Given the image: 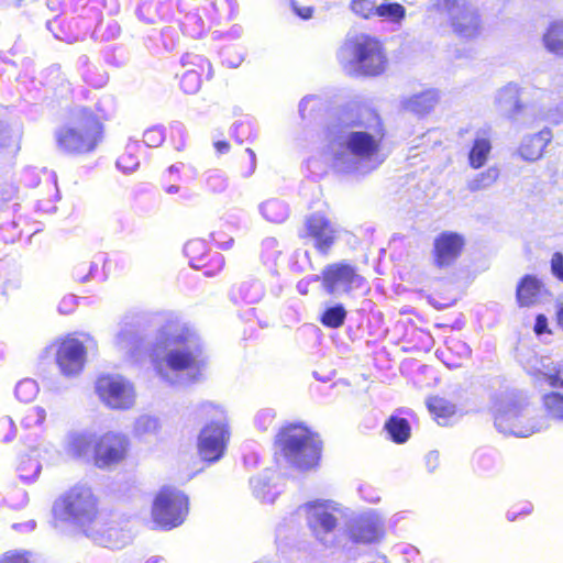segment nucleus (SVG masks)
Wrapping results in <instances>:
<instances>
[{
	"instance_id": "obj_29",
	"label": "nucleus",
	"mask_w": 563,
	"mask_h": 563,
	"mask_svg": "<svg viewBox=\"0 0 563 563\" xmlns=\"http://www.w3.org/2000/svg\"><path fill=\"white\" fill-rule=\"evenodd\" d=\"M139 342L136 330L132 325L122 327L117 332L113 341L115 347L128 355L133 354L139 346Z\"/></svg>"
},
{
	"instance_id": "obj_11",
	"label": "nucleus",
	"mask_w": 563,
	"mask_h": 563,
	"mask_svg": "<svg viewBox=\"0 0 563 563\" xmlns=\"http://www.w3.org/2000/svg\"><path fill=\"white\" fill-rule=\"evenodd\" d=\"M189 510L188 497L175 487H163L152 505L153 522L165 530L180 526Z\"/></svg>"
},
{
	"instance_id": "obj_25",
	"label": "nucleus",
	"mask_w": 563,
	"mask_h": 563,
	"mask_svg": "<svg viewBox=\"0 0 563 563\" xmlns=\"http://www.w3.org/2000/svg\"><path fill=\"white\" fill-rule=\"evenodd\" d=\"M492 152V142L488 136H478L474 140L468 152V164L474 169H479L488 161Z\"/></svg>"
},
{
	"instance_id": "obj_24",
	"label": "nucleus",
	"mask_w": 563,
	"mask_h": 563,
	"mask_svg": "<svg viewBox=\"0 0 563 563\" xmlns=\"http://www.w3.org/2000/svg\"><path fill=\"white\" fill-rule=\"evenodd\" d=\"M556 362H553L549 356H534L528 365V372L537 379H543L549 386L552 387L555 376Z\"/></svg>"
},
{
	"instance_id": "obj_42",
	"label": "nucleus",
	"mask_w": 563,
	"mask_h": 563,
	"mask_svg": "<svg viewBox=\"0 0 563 563\" xmlns=\"http://www.w3.org/2000/svg\"><path fill=\"white\" fill-rule=\"evenodd\" d=\"M205 188L209 194H221L227 188V180L222 175L218 173H208L205 177Z\"/></svg>"
},
{
	"instance_id": "obj_57",
	"label": "nucleus",
	"mask_w": 563,
	"mask_h": 563,
	"mask_svg": "<svg viewBox=\"0 0 563 563\" xmlns=\"http://www.w3.org/2000/svg\"><path fill=\"white\" fill-rule=\"evenodd\" d=\"M439 452L431 451L426 456V463L430 470H434L439 463Z\"/></svg>"
},
{
	"instance_id": "obj_64",
	"label": "nucleus",
	"mask_w": 563,
	"mask_h": 563,
	"mask_svg": "<svg viewBox=\"0 0 563 563\" xmlns=\"http://www.w3.org/2000/svg\"><path fill=\"white\" fill-rule=\"evenodd\" d=\"M518 516H520V515H519V511H518L517 507H515V508H512V509L508 510V511H507V515H506V517H507V519H508L509 521H514V520H516V519L518 518Z\"/></svg>"
},
{
	"instance_id": "obj_5",
	"label": "nucleus",
	"mask_w": 563,
	"mask_h": 563,
	"mask_svg": "<svg viewBox=\"0 0 563 563\" xmlns=\"http://www.w3.org/2000/svg\"><path fill=\"white\" fill-rule=\"evenodd\" d=\"M494 423L499 432L527 438L548 429L545 417L536 409L523 396H504L494 406Z\"/></svg>"
},
{
	"instance_id": "obj_4",
	"label": "nucleus",
	"mask_w": 563,
	"mask_h": 563,
	"mask_svg": "<svg viewBox=\"0 0 563 563\" xmlns=\"http://www.w3.org/2000/svg\"><path fill=\"white\" fill-rule=\"evenodd\" d=\"M336 59L347 74L378 77L388 68V54L383 40L369 33L347 35L336 51Z\"/></svg>"
},
{
	"instance_id": "obj_31",
	"label": "nucleus",
	"mask_w": 563,
	"mask_h": 563,
	"mask_svg": "<svg viewBox=\"0 0 563 563\" xmlns=\"http://www.w3.org/2000/svg\"><path fill=\"white\" fill-rule=\"evenodd\" d=\"M429 411L434 416L439 424H445L448 419L455 413V406L441 397H431L428 402Z\"/></svg>"
},
{
	"instance_id": "obj_54",
	"label": "nucleus",
	"mask_w": 563,
	"mask_h": 563,
	"mask_svg": "<svg viewBox=\"0 0 563 563\" xmlns=\"http://www.w3.org/2000/svg\"><path fill=\"white\" fill-rule=\"evenodd\" d=\"M294 11L298 16H300L303 20H308L313 14V8L312 7H298L292 4Z\"/></svg>"
},
{
	"instance_id": "obj_7",
	"label": "nucleus",
	"mask_w": 563,
	"mask_h": 563,
	"mask_svg": "<svg viewBox=\"0 0 563 563\" xmlns=\"http://www.w3.org/2000/svg\"><path fill=\"white\" fill-rule=\"evenodd\" d=\"M277 444L287 462L297 468H312L319 461L320 440L303 426L291 424L282 429Z\"/></svg>"
},
{
	"instance_id": "obj_17",
	"label": "nucleus",
	"mask_w": 563,
	"mask_h": 563,
	"mask_svg": "<svg viewBox=\"0 0 563 563\" xmlns=\"http://www.w3.org/2000/svg\"><path fill=\"white\" fill-rule=\"evenodd\" d=\"M181 64L186 69L180 75L179 87L187 95L197 93L203 80L210 79L213 75L211 63L202 55L186 53Z\"/></svg>"
},
{
	"instance_id": "obj_55",
	"label": "nucleus",
	"mask_w": 563,
	"mask_h": 563,
	"mask_svg": "<svg viewBox=\"0 0 563 563\" xmlns=\"http://www.w3.org/2000/svg\"><path fill=\"white\" fill-rule=\"evenodd\" d=\"M316 101L317 100L314 98H308V99L303 100V102L300 106V112H301L302 118H306L308 114H310V112L314 109L313 103Z\"/></svg>"
},
{
	"instance_id": "obj_50",
	"label": "nucleus",
	"mask_w": 563,
	"mask_h": 563,
	"mask_svg": "<svg viewBox=\"0 0 563 563\" xmlns=\"http://www.w3.org/2000/svg\"><path fill=\"white\" fill-rule=\"evenodd\" d=\"M245 153L249 155L250 166L246 168H243V167L239 168V172L243 177L250 176L255 170V166H256L255 153L251 148H246Z\"/></svg>"
},
{
	"instance_id": "obj_47",
	"label": "nucleus",
	"mask_w": 563,
	"mask_h": 563,
	"mask_svg": "<svg viewBox=\"0 0 563 563\" xmlns=\"http://www.w3.org/2000/svg\"><path fill=\"white\" fill-rule=\"evenodd\" d=\"M143 141L147 146L157 147L164 142V134L159 128H150L143 134Z\"/></svg>"
},
{
	"instance_id": "obj_48",
	"label": "nucleus",
	"mask_w": 563,
	"mask_h": 563,
	"mask_svg": "<svg viewBox=\"0 0 563 563\" xmlns=\"http://www.w3.org/2000/svg\"><path fill=\"white\" fill-rule=\"evenodd\" d=\"M27 552L8 551L0 559V563H30Z\"/></svg>"
},
{
	"instance_id": "obj_10",
	"label": "nucleus",
	"mask_w": 563,
	"mask_h": 563,
	"mask_svg": "<svg viewBox=\"0 0 563 563\" xmlns=\"http://www.w3.org/2000/svg\"><path fill=\"white\" fill-rule=\"evenodd\" d=\"M307 523L313 536L323 544L331 545L338 520L347 515V508L330 499H318L303 506Z\"/></svg>"
},
{
	"instance_id": "obj_43",
	"label": "nucleus",
	"mask_w": 563,
	"mask_h": 563,
	"mask_svg": "<svg viewBox=\"0 0 563 563\" xmlns=\"http://www.w3.org/2000/svg\"><path fill=\"white\" fill-rule=\"evenodd\" d=\"M263 216L272 222H280L284 219V208L276 201H267L261 207Z\"/></svg>"
},
{
	"instance_id": "obj_39",
	"label": "nucleus",
	"mask_w": 563,
	"mask_h": 563,
	"mask_svg": "<svg viewBox=\"0 0 563 563\" xmlns=\"http://www.w3.org/2000/svg\"><path fill=\"white\" fill-rule=\"evenodd\" d=\"M460 249H433L432 258L439 268H446L454 264L460 256Z\"/></svg>"
},
{
	"instance_id": "obj_34",
	"label": "nucleus",
	"mask_w": 563,
	"mask_h": 563,
	"mask_svg": "<svg viewBox=\"0 0 563 563\" xmlns=\"http://www.w3.org/2000/svg\"><path fill=\"white\" fill-rule=\"evenodd\" d=\"M385 429L397 443L406 442L410 437V426L404 418L390 417L385 424Z\"/></svg>"
},
{
	"instance_id": "obj_26",
	"label": "nucleus",
	"mask_w": 563,
	"mask_h": 563,
	"mask_svg": "<svg viewBox=\"0 0 563 563\" xmlns=\"http://www.w3.org/2000/svg\"><path fill=\"white\" fill-rule=\"evenodd\" d=\"M439 101V95L435 90L429 89L420 93L413 95L408 100V108L418 115L429 113L434 109Z\"/></svg>"
},
{
	"instance_id": "obj_61",
	"label": "nucleus",
	"mask_w": 563,
	"mask_h": 563,
	"mask_svg": "<svg viewBox=\"0 0 563 563\" xmlns=\"http://www.w3.org/2000/svg\"><path fill=\"white\" fill-rule=\"evenodd\" d=\"M31 468H32V472H33L31 475H23L22 474L21 476L22 477H26V478L37 476V474L41 471V465H40L38 462H31Z\"/></svg>"
},
{
	"instance_id": "obj_56",
	"label": "nucleus",
	"mask_w": 563,
	"mask_h": 563,
	"mask_svg": "<svg viewBox=\"0 0 563 563\" xmlns=\"http://www.w3.org/2000/svg\"><path fill=\"white\" fill-rule=\"evenodd\" d=\"M49 445H44L43 448V455L38 453L37 455L41 456L43 460L47 461L48 463H53L57 460L58 454L52 450V448H48Z\"/></svg>"
},
{
	"instance_id": "obj_35",
	"label": "nucleus",
	"mask_w": 563,
	"mask_h": 563,
	"mask_svg": "<svg viewBox=\"0 0 563 563\" xmlns=\"http://www.w3.org/2000/svg\"><path fill=\"white\" fill-rule=\"evenodd\" d=\"M542 404L547 415L559 421H563V394L551 391L542 397Z\"/></svg>"
},
{
	"instance_id": "obj_58",
	"label": "nucleus",
	"mask_w": 563,
	"mask_h": 563,
	"mask_svg": "<svg viewBox=\"0 0 563 563\" xmlns=\"http://www.w3.org/2000/svg\"><path fill=\"white\" fill-rule=\"evenodd\" d=\"M213 146L218 154H225L230 151V143L225 140L216 141Z\"/></svg>"
},
{
	"instance_id": "obj_32",
	"label": "nucleus",
	"mask_w": 563,
	"mask_h": 563,
	"mask_svg": "<svg viewBox=\"0 0 563 563\" xmlns=\"http://www.w3.org/2000/svg\"><path fill=\"white\" fill-rule=\"evenodd\" d=\"M406 16V8L398 2H382L378 3V8L375 18L390 23L399 24Z\"/></svg>"
},
{
	"instance_id": "obj_60",
	"label": "nucleus",
	"mask_w": 563,
	"mask_h": 563,
	"mask_svg": "<svg viewBox=\"0 0 563 563\" xmlns=\"http://www.w3.org/2000/svg\"><path fill=\"white\" fill-rule=\"evenodd\" d=\"M1 429H12L14 428V422L10 417H4L0 420Z\"/></svg>"
},
{
	"instance_id": "obj_46",
	"label": "nucleus",
	"mask_w": 563,
	"mask_h": 563,
	"mask_svg": "<svg viewBox=\"0 0 563 563\" xmlns=\"http://www.w3.org/2000/svg\"><path fill=\"white\" fill-rule=\"evenodd\" d=\"M464 239L455 232H443L434 241V246H463Z\"/></svg>"
},
{
	"instance_id": "obj_6",
	"label": "nucleus",
	"mask_w": 563,
	"mask_h": 563,
	"mask_svg": "<svg viewBox=\"0 0 563 563\" xmlns=\"http://www.w3.org/2000/svg\"><path fill=\"white\" fill-rule=\"evenodd\" d=\"M55 520L78 526L84 533L102 512L98 511V501L92 489L86 484H76L53 505Z\"/></svg>"
},
{
	"instance_id": "obj_33",
	"label": "nucleus",
	"mask_w": 563,
	"mask_h": 563,
	"mask_svg": "<svg viewBox=\"0 0 563 563\" xmlns=\"http://www.w3.org/2000/svg\"><path fill=\"white\" fill-rule=\"evenodd\" d=\"M186 256L189 258L191 267L198 269L208 265V261H214L220 267L223 264V257L218 252H209L206 249H187Z\"/></svg>"
},
{
	"instance_id": "obj_41",
	"label": "nucleus",
	"mask_w": 563,
	"mask_h": 563,
	"mask_svg": "<svg viewBox=\"0 0 563 563\" xmlns=\"http://www.w3.org/2000/svg\"><path fill=\"white\" fill-rule=\"evenodd\" d=\"M38 394V385L35 380L26 378L19 382L15 386V396L19 400L32 401Z\"/></svg>"
},
{
	"instance_id": "obj_1",
	"label": "nucleus",
	"mask_w": 563,
	"mask_h": 563,
	"mask_svg": "<svg viewBox=\"0 0 563 563\" xmlns=\"http://www.w3.org/2000/svg\"><path fill=\"white\" fill-rule=\"evenodd\" d=\"M386 128L382 117L373 109L362 111L351 122L329 123L323 129L327 150L333 169L350 164L349 155L361 161L376 158L386 137Z\"/></svg>"
},
{
	"instance_id": "obj_51",
	"label": "nucleus",
	"mask_w": 563,
	"mask_h": 563,
	"mask_svg": "<svg viewBox=\"0 0 563 563\" xmlns=\"http://www.w3.org/2000/svg\"><path fill=\"white\" fill-rule=\"evenodd\" d=\"M534 332L540 335L548 332V319L544 314H538L536 318Z\"/></svg>"
},
{
	"instance_id": "obj_62",
	"label": "nucleus",
	"mask_w": 563,
	"mask_h": 563,
	"mask_svg": "<svg viewBox=\"0 0 563 563\" xmlns=\"http://www.w3.org/2000/svg\"><path fill=\"white\" fill-rule=\"evenodd\" d=\"M517 509L519 511V515L527 516V515L531 514L532 506L530 504H523V505L517 507Z\"/></svg>"
},
{
	"instance_id": "obj_36",
	"label": "nucleus",
	"mask_w": 563,
	"mask_h": 563,
	"mask_svg": "<svg viewBox=\"0 0 563 563\" xmlns=\"http://www.w3.org/2000/svg\"><path fill=\"white\" fill-rule=\"evenodd\" d=\"M345 318V308L341 303H338L327 308L322 313L320 321L323 325L335 329L344 323Z\"/></svg>"
},
{
	"instance_id": "obj_40",
	"label": "nucleus",
	"mask_w": 563,
	"mask_h": 563,
	"mask_svg": "<svg viewBox=\"0 0 563 563\" xmlns=\"http://www.w3.org/2000/svg\"><path fill=\"white\" fill-rule=\"evenodd\" d=\"M46 419V410L40 406H33L25 409L21 424L26 428H34L41 426Z\"/></svg>"
},
{
	"instance_id": "obj_14",
	"label": "nucleus",
	"mask_w": 563,
	"mask_h": 563,
	"mask_svg": "<svg viewBox=\"0 0 563 563\" xmlns=\"http://www.w3.org/2000/svg\"><path fill=\"white\" fill-rule=\"evenodd\" d=\"M100 401L113 410H129L134 407L136 391L134 385L121 375H102L95 386Z\"/></svg>"
},
{
	"instance_id": "obj_3",
	"label": "nucleus",
	"mask_w": 563,
	"mask_h": 563,
	"mask_svg": "<svg viewBox=\"0 0 563 563\" xmlns=\"http://www.w3.org/2000/svg\"><path fill=\"white\" fill-rule=\"evenodd\" d=\"M109 120L110 114L99 106L75 109L70 122L54 134L56 147L69 156H87L96 152L104 140V124Z\"/></svg>"
},
{
	"instance_id": "obj_37",
	"label": "nucleus",
	"mask_w": 563,
	"mask_h": 563,
	"mask_svg": "<svg viewBox=\"0 0 563 563\" xmlns=\"http://www.w3.org/2000/svg\"><path fill=\"white\" fill-rule=\"evenodd\" d=\"M377 8V0H351L350 2V10L363 20L375 18Z\"/></svg>"
},
{
	"instance_id": "obj_18",
	"label": "nucleus",
	"mask_w": 563,
	"mask_h": 563,
	"mask_svg": "<svg viewBox=\"0 0 563 563\" xmlns=\"http://www.w3.org/2000/svg\"><path fill=\"white\" fill-rule=\"evenodd\" d=\"M350 538L357 543H373L384 536L383 519L374 511L354 518L349 525Z\"/></svg>"
},
{
	"instance_id": "obj_45",
	"label": "nucleus",
	"mask_w": 563,
	"mask_h": 563,
	"mask_svg": "<svg viewBox=\"0 0 563 563\" xmlns=\"http://www.w3.org/2000/svg\"><path fill=\"white\" fill-rule=\"evenodd\" d=\"M139 164V157L128 148L122 151L117 158V166L123 172L134 170Z\"/></svg>"
},
{
	"instance_id": "obj_23",
	"label": "nucleus",
	"mask_w": 563,
	"mask_h": 563,
	"mask_svg": "<svg viewBox=\"0 0 563 563\" xmlns=\"http://www.w3.org/2000/svg\"><path fill=\"white\" fill-rule=\"evenodd\" d=\"M92 443V434L86 431H69L63 441V449L67 455L74 459L86 457Z\"/></svg>"
},
{
	"instance_id": "obj_16",
	"label": "nucleus",
	"mask_w": 563,
	"mask_h": 563,
	"mask_svg": "<svg viewBox=\"0 0 563 563\" xmlns=\"http://www.w3.org/2000/svg\"><path fill=\"white\" fill-rule=\"evenodd\" d=\"M229 439L230 432L223 421L208 423L198 437L199 456L210 463L219 461L225 452Z\"/></svg>"
},
{
	"instance_id": "obj_22",
	"label": "nucleus",
	"mask_w": 563,
	"mask_h": 563,
	"mask_svg": "<svg viewBox=\"0 0 563 563\" xmlns=\"http://www.w3.org/2000/svg\"><path fill=\"white\" fill-rule=\"evenodd\" d=\"M545 294L543 284L532 275L525 276L517 286V301L520 307L539 303Z\"/></svg>"
},
{
	"instance_id": "obj_27",
	"label": "nucleus",
	"mask_w": 563,
	"mask_h": 563,
	"mask_svg": "<svg viewBox=\"0 0 563 563\" xmlns=\"http://www.w3.org/2000/svg\"><path fill=\"white\" fill-rule=\"evenodd\" d=\"M161 430L159 419L151 415L139 416L134 423L132 433L140 440H147L158 434Z\"/></svg>"
},
{
	"instance_id": "obj_49",
	"label": "nucleus",
	"mask_w": 563,
	"mask_h": 563,
	"mask_svg": "<svg viewBox=\"0 0 563 563\" xmlns=\"http://www.w3.org/2000/svg\"><path fill=\"white\" fill-rule=\"evenodd\" d=\"M551 269L553 275L563 282V255L561 253L553 254Z\"/></svg>"
},
{
	"instance_id": "obj_59",
	"label": "nucleus",
	"mask_w": 563,
	"mask_h": 563,
	"mask_svg": "<svg viewBox=\"0 0 563 563\" xmlns=\"http://www.w3.org/2000/svg\"><path fill=\"white\" fill-rule=\"evenodd\" d=\"M556 316H558V322H559L560 327L563 328V296H561L558 299Z\"/></svg>"
},
{
	"instance_id": "obj_28",
	"label": "nucleus",
	"mask_w": 563,
	"mask_h": 563,
	"mask_svg": "<svg viewBox=\"0 0 563 563\" xmlns=\"http://www.w3.org/2000/svg\"><path fill=\"white\" fill-rule=\"evenodd\" d=\"M545 48L558 55L563 56V21L552 22L543 34Z\"/></svg>"
},
{
	"instance_id": "obj_2",
	"label": "nucleus",
	"mask_w": 563,
	"mask_h": 563,
	"mask_svg": "<svg viewBox=\"0 0 563 563\" xmlns=\"http://www.w3.org/2000/svg\"><path fill=\"white\" fill-rule=\"evenodd\" d=\"M158 343L165 354L155 361L158 376L173 386L186 385L199 378L208 358L198 333L179 321L166 323L159 331Z\"/></svg>"
},
{
	"instance_id": "obj_12",
	"label": "nucleus",
	"mask_w": 563,
	"mask_h": 563,
	"mask_svg": "<svg viewBox=\"0 0 563 563\" xmlns=\"http://www.w3.org/2000/svg\"><path fill=\"white\" fill-rule=\"evenodd\" d=\"M324 291L334 298H350L365 286V278L356 266L341 261L327 265L321 273Z\"/></svg>"
},
{
	"instance_id": "obj_8",
	"label": "nucleus",
	"mask_w": 563,
	"mask_h": 563,
	"mask_svg": "<svg viewBox=\"0 0 563 563\" xmlns=\"http://www.w3.org/2000/svg\"><path fill=\"white\" fill-rule=\"evenodd\" d=\"M438 7L449 16L453 34L463 43L478 40L484 33L479 10L466 0H440Z\"/></svg>"
},
{
	"instance_id": "obj_20",
	"label": "nucleus",
	"mask_w": 563,
	"mask_h": 563,
	"mask_svg": "<svg viewBox=\"0 0 563 563\" xmlns=\"http://www.w3.org/2000/svg\"><path fill=\"white\" fill-rule=\"evenodd\" d=\"M303 236L311 238L318 246H329L334 243L336 231L324 214L313 213L306 220V234Z\"/></svg>"
},
{
	"instance_id": "obj_21",
	"label": "nucleus",
	"mask_w": 563,
	"mask_h": 563,
	"mask_svg": "<svg viewBox=\"0 0 563 563\" xmlns=\"http://www.w3.org/2000/svg\"><path fill=\"white\" fill-rule=\"evenodd\" d=\"M254 496L262 503H273L280 494V477L276 472L266 471L251 479Z\"/></svg>"
},
{
	"instance_id": "obj_63",
	"label": "nucleus",
	"mask_w": 563,
	"mask_h": 563,
	"mask_svg": "<svg viewBox=\"0 0 563 563\" xmlns=\"http://www.w3.org/2000/svg\"><path fill=\"white\" fill-rule=\"evenodd\" d=\"M525 109V104L521 103L519 100H516L515 103H514V108H512V117H515L516 114L522 112Z\"/></svg>"
},
{
	"instance_id": "obj_13",
	"label": "nucleus",
	"mask_w": 563,
	"mask_h": 563,
	"mask_svg": "<svg viewBox=\"0 0 563 563\" xmlns=\"http://www.w3.org/2000/svg\"><path fill=\"white\" fill-rule=\"evenodd\" d=\"M131 442L126 434L108 431L93 442L92 460L99 470L111 471L124 463L129 456Z\"/></svg>"
},
{
	"instance_id": "obj_38",
	"label": "nucleus",
	"mask_w": 563,
	"mask_h": 563,
	"mask_svg": "<svg viewBox=\"0 0 563 563\" xmlns=\"http://www.w3.org/2000/svg\"><path fill=\"white\" fill-rule=\"evenodd\" d=\"M20 150V137L7 128H0V153L16 154Z\"/></svg>"
},
{
	"instance_id": "obj_52",
	"label": "nucleus",
	"mask_w": 563,
	"mask_h": 563,
	"mask_svg": "<svg viewBox=\"0 0 563 563\" xmlns=\"http://www.w3.org/2000/svg\"><path fill=\"white\" fill-rule=\"evenodd\" d=\"M18 189L14 187L3 189L0 191V205L11 201L16 196Z\"/></svg>"
},
{
	"instance_id": "obj_19",
	"label": "nucleus",
	"mask_w": 563,
	"mask_h": 563,
	"mask_svg": "<svg viewBox=\"0 0 563 563\" xmlns=\"http://www.w3.org/2000/svg\"><path fill=\"white\" fill-rule=\"evenodd\" d=\"M552 139V130L543 128L537 133L526 135L518 147V153L525 161L536 162L543 156Z\"/></svg>"
},
{
	"instance_id": "obj_44",
	"label": "nucleus",
	"mask_w": 563,
	"mask_h": 563,
	"mask_svg": "<svg viewBox=\"0 0 563 563\" xmlns=\"http://www.w3.org/2000/svg\"><path fill=\"white\" fill-rule=\"evenodd\" d=\"M276 413L272 408H264L257 411L254 418L255 427L261 431H266L275 421Z\"/></svg>"
},
{
	"instance_id": "obj_30",
	"label": "nucleus",
	"mask_w": 563,
	"mask_h": 563,
	"mask_svg": "<svg viewBox=\"0 0 563 563\" xmlns=\"http://www.w3.org/2000/svg\"><path fill=\"white\" fill-rule=\"evenodd\" d=\"M499 175L500 173L497 167H489L468 180L466 184V189L471 192L488 189L497 183Z\"/></svg>"
},
{
	"instance_id": "obj_15",
	"label": "nucleus",
	"mask_w": 563,
	"mask_h": 563,
	"mask_svg": "<svg viewBox=\"0 0 563 563\" xmlns=\"http://www.w3.org/2000/svg\"><path fill=\"white\" fill-rule=\"evenodd\" d=\"M85 534L96 544L109 549H121L132 539L128 521L107 514H101Z\"/></svg>"
},
{
	"instance_id": "obj_53",
	"label": "nucleus",
	"mask_w": 563,
	"mask_h": 563,
	"mask_svg": "<svg viewBox=\"0 0 563 563\" xmlns=\"http://www.w3.org/2000/svg\"><path fill=\"white\" fill-rule=\"evenodd\" d=\"M555 369L552 387H563V361L556 362Z\"/></svg>"
},
{
	"instance_id": "obj_9",
	"label": "nucleus",
	"mask_w": 563,
	"mask_h": 563,
	"mask_svg": "<svg viewBox=\"0 0 563 563\" xmlns=\"http://www.w3.org/2000/svg\"><path fill=\"white\" fill-rule=\"evenodd\" d=\"M92 339L87 334L80 336L66 335L55 340L46 352L53 353L55 363L65 377L73 378L82 372L88 354V346Z\"/></svg>"
}]
</instances>
